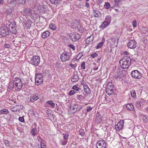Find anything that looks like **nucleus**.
<instances>
[{"label": "nucleus", "instance_id": "14", "mask_svg": "<svg viewBox=\"0 0 148 148\" xmlns=\"http://www.w3.org/2000/svg\"><path fill=\"white\" fill-rule=\"evenodd\" d=\"M47 6L46 5H40L38 7V9L40 13L43 14L45 13L47 11Z\"/></svg>", "mask_w": 148, "mask_h": 148}, {"label": "nucleus", "instance_id": "6", "mask_svg": "<svg viewBox=\"0 0 148 148\" xmlns=\"http://www.w3.org/2000/svg\"><path fill=\"white\" fill-rule=\"evenodd\" d=\"M131 75L132 77L137 79L141 78L142 75L141 73L137 70L132 71L131 73Z\"/></svg>", "mask_w": 148, "mask_h": 148}, {"label": "nucleus", "instance_id": "45", "mask_svg": "<svg viewBox=\"0 0 148 148\" xmlns=\"http://www.w3.org/2000/svg\"><path fill=\"white\" fill-rule=\"evenodd\" d=\"M83 107L82 106H79V107L78 106V107H77L76 108V111L74 112H73V113H75V112L77 111H79Z\"/></svg>", "mask_w": 148, "mask_h": 148}, {"label": "nucleus", "instance_id": "16", "mask_svg": "<svg viewBox=\"0 0 148 148\" xmlns=\"http://www.w3.org/2000/svg\"><path fill=\"white\" fill-rule=\"evenodd\" d=\"M24 12L25 14L28 16H30L33 13V11L29 8H26L24 10Z\"/></svg>", "mask_w": 148, "mask_h": 148}, {"label": "nucleus", "instance_id": "3", "mask_svg": "<svg viewBox=\"0 0 148 148\" xmlns=\"http://www.w3.org/2000/svg\"><path fill=\"white\" fill-rule=\"evenodd\" d=\"M71 54L68 52H65L60 55V59L62 62H66L70 59Z\"/></svg>", "mask_w": 148, "mask_h": 148}, {"label": "nucleus", "instance_id": "20", "mask_svg": "<svg viewBox=\"0 0 148 148\" xmlns=\"http://www.w3.org/2000/svg\"><path fill=\"white\" fill-rule=\"evenodd\" d=\"M109 25V24L106 22V21H104L100 25L99 27L103 29L105 28H106Z\"/></svg>", "mask_w": 148, "mask_h": 148}, {"label": "nucleus", "instance_id": "30", "mask_svg": "<svg viewBox=\"0 0 148 148\" xmlns=\"http://www.w3.org/2000/svg\"><path fill=\"white\" fill-rule=\"evenodd\" d=\"M72 89L76 91H77L79 93H80V92H82V90L81 88H78L76 85L73 86Z\"/></svg>", "mask_w": 148, "mask_h": 148}, {"label": "nucleus", "instance_id": "18", "mask_svg": "<svg viewBox=\"0 0 148 148\" xmlns=\"http://www.w3.org/2000/svg\"><path fill=\"white\" fill-rule=\"evenodd\" d=\"M94 38L93 36H90L89 37H88L86 39V43L88 45L90 44L93 40Z\"/></svg>", "mask_w": 148, "mask_h": 148}, {"label": "nucleus", "instance_id": "36", "mask_svg": "<svg viewBox=\"0 0 148 148\" xmlns=\"http://www.w3.org/2000/svg\"><path fill=\"white\" fill-rule=\"evenodd\" d=\"M47 103L51 105L50 107L52 108H54L55 106V104L54 103H53L52 101H49L47 102Z\"/></svg>", "mask_w": 148, "mask_h": 148}, {"label": "nucleus", "instance_id": "46", "mask_svg": "<svg viewBox=\"0 0 148 148\" xmlns=\"http://www.w3.org/2000/svg\"><path fill=\"white\" fill-rule=\"evenodd\" d=\"M69 47L70 48L72 49L73 51H75V46L73 45L69 44Z\"/></svg>", "mask_w": 148, "mask_h": 148}, {"label": "nucleus", "instance_id": "7", "mask_svg": "<svg viewBox=\"0 0 148 148\" xmlns=\"http://www.w3.org/2000/svg\"><path fill=\"white\" fill-rule=\"evenodd\" d=\"M69 37L73 41H75L80 38V35L76 33H72L69 34Z\"/></svg>", "mask_w": 148, "mask_h": 148}, {"label": "nucleus", "instance_id": "27", "mask_svg": "<svg viewBox=\"0 0 148 148\" xmlns=\"http://www.w3.org/2000/svg\"><path fill=\"white\" fill-rule=\"evenodd\" d=\"M14 84L16 87L18 89H21L22 87L23 84L22 82H18V83H14Z\"/></svg>", "mask_w": 148, "mask_h": 148}, {"label": "nucleus", "instance_id": "38", "mask_svg": "<svg viewBox=\"0 0 148 148\" xmlns=\"http://www.w3.org/2000/svg\"><path fill=\"white\" fill-rule=\"evenodd\" d=\"M104 42H101L98 43L97 46L96 47V48L97 49H98L101 48V46L103 45L104 43Z\"/></svg>", "mask_w": 148, "mask_h": 148}, {"label": "nucleus", "instance_id": "26", "mask_svg": "<svg viewBox=\"0 0 148 148\" xmlns=\"http://www.w3.org/2000/svg\"><path fill=\"white\" fill-rule=\"evenodd\" d=\"M51 3L55 5H58L59 4L61 0H49Z\"/></svg>", "mask_w": 148, "mask_h": 148}, {"label": "nucleus", "instance_id": "22", "mask_svg": "<svg viewBox=\"0 0 148 148\" xmlns=\"http://www.w3.org/2000/svg\"><path fill=\"white\" fill-rule=\"evenodd\" d=\"M10 32L12 34H15L17 32V30L16 27H9Z\"/></svg>", "mask_w": 148, "mask_h": 148}, {"label": "nucleus", "instance_id": "21", "mask_svg": "<svg viewBox=\"0 0 148 148\" xmlns=\"http://www.w3.org/2000/svg\"><path fill=\"white\" fill-rule=\"evenodd\" d=\"M79 24H80L79 22V21L78 20H75V21L74 23H73L72 26L75 29H78V27L79 25Z\"/></svg>", "mask_w": 148, "mask_h": 148}, {"label": "nucleus", "instance_id": "29", "mask_svg": "<svg viewBox=\"0 0 148 148\" xmlns=\"http://www.w3.org/2000/svg\"><path fill=\"white\" fill-rule=\"evenodd\" d=\"M97 120L99 123L101 122L102 120V116L99 114V113L97 114L96 115Z\"/></svg>", "mask_w": 148, "mask_h": 148}, {"label": "nucleus", "instance_id": "11", "mask_svg": "<svg viewBox=\"0 0 148 148\" xmlns=\"http://www.w3.org/2000/svg\"><path fill=\"white\" fill-rule=\"evenodd\" d=\"M124 121L123 120H121L117 124L115 125V128L117 131L120 130L123 126Z\"/></svg>", "mask_w": 148, "mask_h": 148}, {"label": "nucleus", "instance_id": "17", "mask_svg": "<svg viewBox=\"0 0 148 148\" xmlns=\"http://www.w3.org/2000/svg\"><path fill=\"white\" fill-rule=\"evenodd\" d=\"M122 58L123 59V60H125V61L127 63L131 65L132 60L130 57L128 56H125L123 57Z\"/></svg>", "mask_w": 148, "mask_h": 148}, {"label": "nucleus", "instance_id": "55", "mask_svg": "<svg viewBox=\"0 0 148 148\" xmlns=\"http://www.w3.org/2000/svg\"><path fill=\"white\" fill-rule=\"evenodd\" d=\"M69 66H70V67H71L73 69H75V68L76 66V64H69Z\"/></svg>", "mask_w": 148, "mask_h": 148}, {"label": "nucleus", "instance_id": "33", "mask_svg": "<svg viewBox=\"0 0 148 148\" xmlns=\"http://www.w3.org/2000/svg\"><path fill=\"white\" fill-rule=\"evenodd\" d=\"M119 41V38L118 37L116 36H114L112 38V42L114 43L116 42L117 44L118 43Z\"/></svg>", "mask_w": 148, "mask_h": 148}, {"label": "nucleus", "instance_id": "53", "mask_svg": "<svg viewBox=\"0 0 148 148\" xmlns=\"http://www.w3.org/2000/svg\"><path fill=\"white\" fill-rule=\"evenodd\" d=\"M132 25L134 27H136L137 26V24L136 21V20H134L133 21L132 23Z\"/></svg>", "mask_w": 148, "mask_h": 148}, {"label": "nucleus", "instance_id": "43", "mask_svg": "<svg viewBox=\"0 0 148 148\" xmlns=\"http://www.w3.org/2000/svg\"><path fill=\"white\" fill-rule=\"evenodd\" d=\"M131 95L132 97H136V92L134 90H133L131 91Z\"/></svg>", "mask_w": 148, "mask_h": 148}, {"label": "nucleus", "instance_id": "15", "mask_svg": "<svg viewBox=\"0 0 148 148\" xmlns=\"http://www.w3.org/2000/svg\"><path fill=\"white\" fill-rule=\"evenodd\" d=\"M114 6L115 7H120L122 5V0H114Z\"/></svg>", "mask_w": 148, "mask_h": 148}, {"label": "nucleus", "instance_id": "51", "mask_svg": "<svg viewBox=\"0 0 148 148\" xmlns=\"http://www.w3.org/2000/svg\"><path fill=\"white\" fill-rule=\"evenodd\" d=\"M93 108V107H91L90 106L87 108L86 109L87 112H89L91 111L92 109Z\"/></svg>", "mask_w": 148, "mask_h": 148}, {"label": "nucleus", "instance_id": "28", "mask_svg": "<svg viewBox=\"0 0 148 148\" xmlns=\"http://www.w3.org/2000/svg\"><path fill=\"white\" fill-rule=\"evenodd\" d=\"M27 22L26 21L27 23L26 24V27H27L28 28H30V27L32 26V24L33 22L29 19H27Z\"/></svg>", "mask_w": 148, "mask_h": 148}, {"label": "nucleus", "instance_id": "37", "mask_svg": "<svg viewBox=\"0 0 148 148\" xmlns=\"http://www.w3.org/2000/svg\"><path fill=\"white\" fill-rule=\"evenodd\" d=\"M37 132L36 128H34L32 129L31 131V133L33 136H35L36 135V133Z\"/></svg>", "mask_w": 148, "mask_h": 148}, {"label": "nucleus", "instance_id": "44", "mask_svg": "<svg viewBox=\"0 0 148 148\" xmlns=\"http://www.w3.org/2000/svg\"><path fill=\"white\" fill-rule=\"evenodd\" d=\"M81 97H82L83 98H85V96H83L82 95H79L77 96V99L79 100H81L82 99Z\"/></svg>", "mask_w": 148, "mask_h": 148}, {"label": "nucleus", "instance_id": "57", "mask_svg": "<svg viewBox=\"0 0 148 148\" xmlns=\"http://www.w3.org/2000/svg\"><path fill=\"white\" fill-rule=\"evenodd\" d=\"M84 87V90H86L87 89H89L90 88L88 87V85L86 83L84 84H83Z\"/></svg>", "mask_w": 148, "mask_h": 148}, {"label": "nucleus", "instance_id": "61", "mask_svg": "<svg viewBox=\"0 0 148 148\" xmlns=\"http://www.w3.org/2000/svg\"><path fill=\"white\" fill-rule=\"evenodd\" d=\"M17 78V79H18V80H17V81L16 82H16H14V83H18V82L20 83V82H21V80L20 78Z\"/></svg>", "mask_w": 148, "mask_h": 148}, {"label": "nucleus", "instance_id": "63", "mask_svg": "<svg viewBox=\"0 0 148 148\" xmlns=\"http://www.w3.org/2000/svg\"><path fill=\"white\" fill-rule=\"evenodd\" d=\"M85 6L87 8H89L90 7V5L88 2H86V3Z\"/></svg>", "mask_w": 148, "mask_h": 148}, {"label": "nucleus", "instance_id": "47", "mask_svg": "<svg viewBox=\"0 0 148 148\" xmlns=\"http://www.w3.org/2000/svg\"><path fill=\"white\" fill-rule=\"evenodd\" d=\"M81 68L82 69H85V62H83L81 65Z\"/></svg>", "mask_w": 148, "mask_h": 148}, {"label": "nucleus", "instance_id": "56", "mask_svg": "<svg viewBox=\"0 0 148 148\" xmlns=\"http://www.w3.org/2000/svg\"><path fill=\"white\" fill-rule=\"evenodd\" d=\"M18 120L20 122H23L24 121V118L23 117H20L18 118Z\"/></svg>", "mask_w": 148, "mask_h": 148}, {"label": "nucleus", "instance_id": "2", "mask_svg": "<svg viewBox=\"0 0 148 148\" xmlns=\"http://www.w3.org/2000/svg\"><path fill=\"white\" fill-rule=\"evenodd\" d=\"M9 29L5 25L1 26L0 27V36L3 37H5L9 33Z\"/></svg>", "mask_w": 148, "mask_h": 148}, {"label": "nucleus", "instance_id": "52", "mask_svg": "<svg viewBox=\"0 0 148 148\" xmlns=\"http://www.w3.org/2000/svg\"><path fill=\"white\" fill-rule=\"evenodd\" d=\"M110 5L109 3L107 2L105 5V7L106 9H108L110 7Z\"/></svg>", "mask_w": 148, "mask_h": 148}, {"label": "nucleus", "instance_id": "59", "mask_svg": "<svg viewBox=\"0 0 148 148\" xmlns=\"http://www.w3.org/2000/svg\"><path fill=\"white\" fill-rule=\"evenodd\" d=\"M36 98L34 97H32L30 99V101L32 102H33L36 101Z\"/></svg>", "mask_w": 148, "mask_h": 148}, {"label": "nucleus", "instance_id": "23", "mask_svg": "<svg viewBox=\"0 0 148 148\" xmlns=\"http://www.w3.org/2000/svg\"><path fill=\"white\" fill-rule=\"evenodd\" d=\"M15 84L14 82H9V84L8 86V88L10 90H12Z\"/></svg>", "mask_w": 148, "mask_h": 148}, {"label": "nucleus", "instance_id": "64", "mask_svg": "<svg viewBox=\"0 0 148 148\" xmlns=\"http://www.w3.org/2000/svg\"><path fill=\"white\" fill-rule=\"evenodd\" d=\"M25 2V0H22V1L20 2V3L22 4H24Z\"/></svg>", "mask_w": 148, "mask_h": 148}, {"label": "nucleus", "instance_id": "4", "mask_svg": "<svg viewBox=\"0 0 148 148\" xmlns=\"http://www.w3.org/2000/svg\"><path fill=\"white\" fill-rule=\"evenodd\" d=\"M40 62V57L38 56H34L31 59L30 63L31 64L35 66H38Z\"/></svg>", "mask_w": 148, "mask_h": 148}, {"label": "nucleus", "instance_id": "62", "mask_svg": "<svg viewBox=\"0 0 148 148\" xmlns=\"http://www.w3.org/2000/svg\"><path fill=\"white\" fill-rule=\"evenodd\" d=\"M15 3V1H14V0H11L9 3V4H13V3H14V4Z\"/></svg>", "mask_w": 148, "mask_h": 148}, {"label": "nucleus", "instance_id": "54", "mask_svg": "<svg viewBox=\"0 0 148 148\" xmlns=\"http://www.w3.org/2000/svg\"><path fill=\"white\" fill-rule=\"evenodd\" d=\"M4 143L5 145L6 146H9V142L8 140H5L4 141Z\"/></svg>", "mask_w": 148, "mask_h": 148}, {"label": "nucleus", "instance_id": "12", "mask_svg": "<svg viewBox=\"0 0 148 148\" xmlns=\"http://www.w3.org/2000/svg\"><path fill=\"white\" fill-rule=\"evenodd\" d=\"M9 112L6 109H1L0 110V115H1L3 114H8L9 116H8L7 117H5V118L7 120H10V119L11 115L9 114Z\"/></svg>", "mask_w": 148, "mask_h": 148}, {"label": "nucleus", "instance_id": "50", "mask_svg": "<svg viewBox=\"0 0 148 148\" xmlns=\"http://www.w3.org/2000/svg\"><path fill=\"white\" fill-rule=\"evenodd\" d=\"M84 91L86 92V94H89L90 92V88L87 89L86 90H84Z\"/></svg>", "mask_w": 148, "mask_h": 148}, {"label": "nucleus", "instance_id": "34", "mask_svg": "<svg viewBox=\"0 0 148 148\" xmlns=\"http://www.w3.org/2000/svg\"><path fill=\"white\" fill-rule=\"evenodd\" d=\"M49 27L51 29L53 30H55L57 29L56 25L53 23L50 24Z\"/></svg>", "mask_w": 148, "mask_h": 148}, {"label": "nucleus", "instance_id": "49", "mask_svg": "<svg viewBox=\"0 0 148 148\" xmlns=\"http://www.w3.org/2000/svg\"><path fill=\"white\" fill-rule=\"evenodd\" d=\"M64 138V139L67 140L68 138V137L69 136V134H63Z\"/></svg>", "mask_w": 148, "mask_h": 148}, {"label": "nucleus", "instance_id": "19", "mask_svg": "<svg viewBox=\"0 0 148 148\" xmlns=\"http://www.w3.org/2000/svg\"><path fill=\"white\" fill-rule=\"evenodd\" d=\"M50 35L49 31H47L44 32L42 34L41 36L43 38L45 39L47 38Z\"/></svg>", "mask_w": 148, "mask_h": 148}, {"label": "nucleus", "instance_id": "40", "mask_svg": "<svg viewBox=\"0 0 148 148\" xmlns=\"http://www.w3.org/2000/svg\"><path fill=\"white\" fill-rule=\"evenodd\" d=\"M84 131L83 129H81L79 131V134L82 136H84Z\"/></svg>", "mask_w": 148, "mask_h": 148}, {"label": "nucleus", "instance_id": "35", "mask_svg": "<svg viewBox=\"0 0 148 148\" xmlns=\"http://www.w3.org/2000/svg\"><path fill=\"white\" fill-rule=\"evenodd\" d=\"M93 12L94 14V16L95 17H99V14L100 13V12L97 10H93Z\"/></svg>", "mask_w": 148, "mask_h": 148}, {"label": "nucleus", "instance_id": "48", "mask_svg": "<svg viewBox=\"0 0 148 148\" xmlns=\"http://www.w3.org/2000/svg\"><path fill=\"white\" fill-rule=\"evenodd\" d=\"M75 93V92L73 90H70L69 93V95H74V94Z\"/></svg>", "mask_w": 148, "mask_h": 148}, {"label": "nucleus", "instance_id": "10", "mask_svg": "<svg viewBox=\"0 0 148 148\" xmlns=\"http://www.w3.org/2000/svg\"><path fill=\"white\" fill-rule=\"evenodd\" d=\"M122 58L121 60L120 61L119 63L121 67L123 69H126L128 68L129 66L130 65V64H128L125 61V60H123Z\"/></svg>", "mask_w": 148, "mask_h": 148}, {"label": "nucleus", "instance_id": "41", "mask_svg": "<svg viewBox=\"0 0 148 148\" xmlns=\"http://www.w3.org/2000/svg\"><path fill=\"white\" fill-rule=\"evenodd\" d=\"M136 107L138 109L140 108L141 104L140 101L136 102L135 103Z\"/></svg>", "mask_w": 148, "mask_h": 148}, {"label": "nucleus", "instance_id": "60", "mask_svg": "<svg viewBox=\"0 0 148 148\" xmlns=\"http://www.w3.org/2000/svg\"><path fill=\"white\" fill-rule=\"evenodd\" d=\"M4 47L6 48H10V46L9 44L5 43L4 44Z\"/></svg>", "mask_w": 148, "mask_h": 148}, {"label": "nucleus", "instance_id": "31", "mask_svg": "<svg viewBox=\"0 0 148 148\" xmlns=\"http://www.w3.org/2000/svg\"><path fill=\"white\" fill-rule=\"evenodd\" d=\"M112 17L109 15L107 16L105 18V21H106V22H108L109 24L111 23Z\"/></svg>", "mask_w": 148, "mask_h": 148}, {"label": "nucleus", "instance_id": "9", "mask_svg": "<svg viewBox=\"0 0 148 148\" xmlns=\"http://www.w3.org/2000/svg\"><path fill=\"white\" fill-rule=\"evenodd\" d=\"M127 46L129 48L134 49L136 47V42L135 40H132L128 43Z\"/></svg>", "mask_w": 148, "mask_h": 148}, {"label": "nucleus", "instance_id": "24", "mask_svg": "<svg viewBox=\"0 0 148 148\" xmlns=\"http://www.w3.org/2000/svg\"><path fill=\"white\" fill-rule=\"evenodd\" d=\"M79 79V77L76 74H74L72 78H71V81L72 82H75L77 81Z\"/></svg>", "mask_w": 148, "mask_h": 148}, {"label": "nucleus", "instance_id": "1", "mask_svg": "<svg viewBox=\"0 0 148 148\" xmlns=\"http://www.w3.org/2000/svg\"><path fill=\"white\" fill-rule=\"evenodd\" d=\"M116 89L112 83L109 82L107 84L106 91V93L108 95H112L114 92H116Z\"/></svg>", "mask_w": 148, "mask_h": 148}, {"label": "nucleus", "instance_id": "32", "mask_svg": "<svg viewBox=\"0 0 148 148\" xmlns=\"http://www.w3.org/2000/svg\"><path fill=\"white\" fill-rule=\"evenodd\" d=\"M31 18L34 20H35L36 18H37L38 17V15L34 13H33L30 16Z\"/></svg>", "mask_w": 148, "mask_h": 148}, {"label": "nucleus", "instance_id": "42", "mask_svg": "<svg viewBox=\"0 0 148 148\" xmlns=\"http://www.w3.org/2000/svg\"><path fill=\"white\" fill-rule=\"evenodd\" d=\"M67 140H65L64 141L60 140V142L62 145H65L67 143Z\"/></svg>", "mask_w": 148, "mask_h": 148}, {"label": "nucleus", "instance_id": "13", "mask_svg": "<svg viewBox=\"0 0 148 148\" xmlns=\"http://www.w3.org/2000/svg\"><path fill=\"white\" fill-rule=\"evenodd\" d=\"M23 108V106L22 105H17L11 108L10 110L12 112H15L20 111V110L22 109Z\"/></svg>", "mask_w": 148, "mask_h": 148}, {"label": "nucleus", "instance_id": "5", "mask_svg": "<svg viewBox=\"0 0 148 148\" xmlns=\"http://www.w3.org/2000/svg\"><path fill=\"white\" fill-rule=\"evenodd\" d=\"M43 75L41 73L37 74L35 78L36 84L37 85L41 84L43 82Z\"/></svg>", "mask_w": 148, "mask_h": 148}, {"label": "nucleus", "instance_id": "58", "mask_svg": "<svg viewBox=\"0 0 148 148\" xmlns=\"http://www.w3.org/2000/svg\"><path fill=\"white\" fill-rule=\"evenodd\" d=\"M91 56L93 58H95L97 57L98 55L96 53H95L93 54H91Z\"/></svg>", "mask_w": 148, "mask_h": 148}, {"label": "nucleus", "instance_id": "8", "mask_svg": "<svg viewBox=\"0 0 148 148\" xmlns=\"http://www.w3.org/2000/svg\"><path fill=\"white\" fill-rule=\"evenodd\" d=\"M97 148H106V143L103 140H99L96 144Z\"/></svg>", "mask_w": 148, "mask_h": 148}, {"label": "nucleus", "instance_id": "25", "mask_svg": "<svg viewBox=\"0 0 148 148\" xmlns=\"http://www.w3.org/2000/svg\"><path fill=\"white\" fill-rule=\"evenodd\" d=\"M126 107L127 109L130 111H132L134 109V106L132 103H130L127 104Z\"/></svg>", "mask_w": 148, "mask_h": 148}, {"label": "nucleus", "instance_id": "39", "mask_svg": "<svg viewBox=\"0 0 148 148\" xmlns=\"http://www.w3.org/2000/svg\"><path fill=\"white\" fill-rule=\"evenodd\" d=\"M16 25V24L15 21H13L12 22H11L9 25V28L11 27H15Z\"/></svg>", "mask_w": 148, "mask_h": 148}]
</instances>
